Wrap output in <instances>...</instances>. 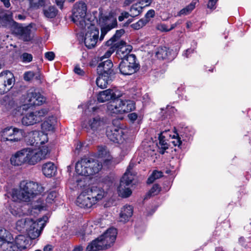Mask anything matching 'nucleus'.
<instances>
[{
  "label": "nucleus",
  "instance_id": "nucleus-45",
  "mask_svg": "<svg viewBox=\"0 0 251 251\" xmlns=\"http://www.w3.org/2000/svg\"><path fill=\"white\" fill-rule=\"evenodd\" d=\"M37 97L36 100H35V105H42L44 102H45L46 99L40 93L36 92Z\"/></svg>",
  "mask_w": 251,
  "mask_h": 251
},
{
  "label": "nucleus",
  "instance_id": "nucleus-31",
  "mask_svg": "<svg viewBox=\"0 0 251 251\" xmlns=\"http://www.w3.org/2000/svg\"><path fill=\"white\" fill-rule=\"evenodd\" d=\"M170 51L166 47H159L156 52V56L159 59H169Z\"/></svg>",
  "mask_w": 251,
  "mask_h": 251
},
{
  "label": "nucleus",
  "instance_id": "nucleus-38",
  "mask_svg": "<svg viewBox=\"0 0 251 251\" xmlns=\"http://www.w3.org/2000/svg\"><path fill=\"white\" fill-rule=\"evenodd\" d=\"M11 22V17L7 14H0V27H6Z\"/></svg>",
  "mask_w": 251,
  "mask_h": 251
},
{
  "label": "nucleus",
  "instance_id": "nucleus-40",
  "mask_svg": "<svg viewBox=\"0 0 251 251\" xmlns=\"http://www.w3.org/2000/svg\"><path fill=\"white\" fill-rule=\"evenodd\" d=\"M172 141L171 143L175 147H177L178 148L181 149V146L182 144V141L181 138L179 137L178 134L175 132V134L172 136Z\"/></svg>",
  "mask_w": 251,
  "mask_h": 251
},
{
  "label": "nucleus",
  "instance_id": "nucleus-27",
  "mask_svg": "<svg viewBox=\"0 0 251 251\" xmlns=\"http://www.w3.org/2000/svg\"><path fill=\"white\" fill-rule=\"evenodd\" d=\"M56 171L54 164L51 162L45 163L42 166L43 173L47 177H50L54 175Z\"/></svg>",
  "mask_w": 251,
  "mask_h": 251
},
{
  "label": "nucleus",
  "instance_id": "nucleus-51",
  "mask_svg": "<svg viewBox=\"0 0 251 251\" xmlns=\"http://www.w3.org/2000/svg\"><path fill=\"white\" fill-rule=\"evenodd\" d=\"M93 229L94 227L92 225H87L84 230V235L91 234Z\"/></svg>",
  "mask_w": 251,
  "mask_h": 251
},
{
  "label": "nucleus",
  "instance_id": "nucleus-44",
  "mask_svg": "<svg viewBox=\"0 0 251 251\" xmlns=\"http://www.w3.org/2000/svg\"><path fill=\"white\" fill-rule=\"evenodd\" d=\"M20 58L23 62L29 63L32 61L33 59L32 55L27 52L23 53L20 56Z\"/></svg>",
  "mask_w": 251,
  "mask_h": 251
},
{
  "label": "nucleus",
  "instance_id": "nucleus-36",
  "mask_svg": "<svg viewBox=\"0 0 251 251\" xmlns=\"http://www.w3.org/2000/svg\"><path fill=\"white\" fill-rule=\"evenodd\" d=\"M163 176V173L161 171L154 170L147 180V183H152L156 179L160 178Z\"/></svg>",
  "mask_w": 251,
  "mask_h": 251
},
{
  "label": "nucleus",
  "instance_id": "nucleus-63",
  "mask_svg": "<svg viewBox=\"0 0 251 251\" xmlns=\"http://www.w3.org/2000/svg\"><path fill=\"white\" fill-rule=\"evenodd\" d=\"M239 243L242 246L246 245V241L245 238L243 237H241L239 239Z\"/></svg>",
  "mask_w": 251,
  "mask_h": 251
},
{
  "label": "nucleus",
  "instance_id": "nucleus-4",
  "mask_svg": "<svg viewBox=\"0 0 251 251\" xmlns=\"http://www.w3.org/2000/svg\"><path fill=\"white\" fill-rule=\"evenodd\" d=\"M117 21L115 18H111V23L101 27V34L99 37V29L94 26L90 27L85 33L84 42L88 49L95 47L98 42H101L107 33L112 29L117 27Z\"/></svg>",
  "mask_w": 251,
  "mask_h": 251
},
{
  "label": "nucleus",
  "instance_id": "nucleus-55",
  "mask_svg": "<svg viewBox=\"0 0 251 251\" xmlns=\"http://www.w3.org/2000/svg\"><path fill=\"white\" fill-rule=\"evenodd\" d=\"M134 164L133 163L130 162L129 163L128 166L127 167V168L126 169V173L124 174V175H125L126 174L127 176H128V177H129V176H133L131 174L130 171L132 169V168L134 167Z\"/></svg>",
  "mask_w": 251,
  "mask_h": 251
},
{
  "label": "nucleus",
  "instance_id": "nucleus-54",
  "mask_svg": "<svg viewBox=\"0 0 251 251\" xmlns=\"http://www.w3.org/2000/svg\"><path fill=\"white\" fill-rule=\"evenodd\" d=\"M130 15L127 12H123L121 15L119 16L118 20L120 22L124 21L125 18H128Z\"/></svg>",
  "mask_w": 251,
  "mask_h": 251
},
{
  "label": "nucleus",
  "instance_id": "nucleus-20",
  "mask_svg": "<svg viewBox=\"0 0 251 251\" xmlns=\"http://www.w3.org/2000/svg\"><path fill=\"white\" fill-rule=\"evenodd\" d=\"M106 134L108 138L114 143H118L122 141L123 132L121 128L109 126L106 129Z\"/></svg>",
  "mask_w": 251,
  "mask_h": 251
},
{
  "label": "nucleus",
  "instance_id": "nucleus-32",
  "mask_svg": "<svg viewBox=\"0 0 251 251\" xmlns=\"http://www.w3.org/2000/svg\"><path fill=\"white\" fill-rule=\"evenodd\" d=\"M36 92L35 91H29L26 94L25 102L28 105V107L35 106V100H36Z\"/></svg>",
  "mask_w": 251,
  "mask_h": 251
},
{
  "label": "nucleus",
  "instance_id": "nucleus-35",
  "mask_svg": "<svg viewBox=\"0 0 251 251\" xmlns=\"http://www.w3.org/2000/svg\"><path fill=\"white\" fill-rule=\"evenodd\" d=\"M30 7L33 9H39L47 4V0H29Z\"/></svg>",
  "mask_w": 251,
  "mask_h": 251
},
{
  "label": "nucleus",
  "instance_id": "nucleus-21",
  "mask_svg": "<svg viewBox=\"0 0 251 251\" xmlns=\"http://www.w3.org/2000/svg\"><path fill=\"white\" fill-rule=\"evenodd\" d=\"M113 67V64L111 60L107 59L105 61H102L98 65L97 73L111 76L112 75L114 74Z\"/></svg>",
  "mask_w": 251,
  "mask_h": 251
},
{
  "label": "nucleus",
  "instance_id": "nucleus-10",
  "mask_svg": "<svg viewBox=\"0 0 251 251\" xmlns=\"http://www.w3.org/2000/svg\"><path fill=\"white\" fill-rule=\"evenodd\" d=\"M48 113L46 108L41 109L35 112L26 114L22 120V124L25 126H30L39 123Z\"/></svg>",
  "mask_w": 251,
  "mask_h": 251
},
{
  "label": "nucleus",
  "instance_id": "nucleus-18",
  "mask_svg": "<svg viewBox=\"0 0 251 251\" xmlns=\"http://www.w3.org/2000/svg\"><path fill=\"white\" fill-rule=\"evenodd\" d=\"M104 124L103 118L99 116H96L90 118L84 127L87 129L88 131L91 130L95 132L101 130L103 127Z\"/></svg>",
  "mask_w": 251,
  "mask_h": 251
},
{
  "label": "nucleus",
  "instance_id": "nucleus-14",
  "mask_svg": "<svg viewBox=\"0 0 251 251\" xmlns=\"http://www.w3.org/2000/svg\"><path fill=\"white\" fill-rule=\"evenodd\" d=\"M133 179V176H130L128 177L126 174L123 176L118 188L119 196L122 198H126L131 195L132 191L128 186L132 183Z\"/></svg>",
  "mask_w": 251,
  "mask_h": 251
},
{
  "label": "nucleus",
  "instance_id": "nucleus-59",
  "mask_svg": "<svg viewBox=\"0 0 251 251\" xmlns=\"http://www.w3.org/2000/svg\"><path fill=\"white\" fill-rule=\"evenodd\" d=\"M43 251H53V247L50 245L45 246L43 249Z\"/></svg>",
  "mask_w": 251,
  "mask_h": 251
},
{
  "label": "nucleus",
  "instance_id": "nucleus-11",
  "mask_svg": "<svg viewBox=\"0 0 251 251\" xmlns=\"http://www.w3.org/2000/svg\"><path fill=\"white\" fill-rule=\"evenodd\" d=\"M15 82L13 74L9 71H5L0 74V94H3L12 88Z\"/></svg>",
  "mask_w": 251,
  "mask_h": 251
},
{
  "label": "nucleus",
  "instance_id": "nucleus-61",
  "mask_svg": "<svg viewBox=\"0 0 251 251\" xmlns=\"http://www.w3.org/2000/svg\"><path fill=\"white\" fill-rule=\"evenodd\" d=\"M0 1L3 2L4 5L7 7L8 8L10 6V0H0Z\"/></svg>",
  "mask_w": 251,
  "mask_h": 251
},
{
  "label": "nucleus",
  "instance_id": "nucleus-24",
  "mask_svg": "<svg viewBox=\"0 0 251 251\" xmlns=\"http://www.w3.org/2000/svg\"><path fill=\"white\" fill-rule=\"evenodd\" d=\"M171 137L169 134V130H165L160 132L158 136V143L157 145L159 148V152L161 154H163L165 151L168 149L169 144L167 143L168 137Z\"/></svg>",
  "mask_w": 251,
  "mask_h": 251
},
{
  "label": "nucleus",
  "instance_id": "nucleus-17",
  "mask_svg": "<svg viewBox=\"0 0 251 251\" xmlns=\"http://www.w3.org/2000/svg\"><path fill=\"white\" fill-rule=\"evenodd\" d=\"M13 32L24 41H29L31 39V29L29 26L23 27L16 22H14Z\"/></svg>",
  "mask_w": 251,
  "mask_h": 251
},
{
  "label": "nucleus",
  "instance_id": "nucleus-29",
  "mask_svg": "<svg viewBox=\"0 0 251 251\" xmlns=\"http://www.w3.org/2000/svg\"><path fill=\"white\" fill-rule=\"evenodd\" d=\"M125 33V31L124 29L116 30L113 36L105 42L104 45L105 46H110L114 45Z\"/></svg>",
  "mask_w": 251,
  "mask_h": 251
},
{
  "label": "nucleus",
  "instance_id": "nucleus-58",
  "mask_svg": "<svg viewBox=\"0 0 251 251\" xmlns=\"http://www.w3.org/2000/svg\"><path fill=\"white\" fill-rule=\"evenodd\" d=\"M64 0H55L56 5L60 8L62 9L63 7Z\"/></svg>",
  "mask_w": 251,
  "mask_h": 251
},
{
  "label": "nucleus",
  "instance_id": "nucleus-22",
  "mask_svg": "<svg viewBox=\"0 0 251 251\" xmlns=\"http://www.w3.org/2000/svg\"><path fill=\"white\" fill-rule=\"evenodd\" d=\"M91 200L92 199L89 195L84 191L77 197L76 200V204L80 208H90L95 204V202Z\"/></svg>",
  "mask_w": 251,
  "mask_h": 251
},
{
  "label": "nucleus",
  "instance_id": "nucleus-25",
  "mask_svg": "<svg viewBox=\"0 0 251 251\" xmlns=\"http://www.w3.org/2000/svg\"><path fill=\"white\" fill-rule=\"evenodd\" d=\"M26 151L25 148L17 151L10 158L11 164L14 166H21L26 163Z\"/></svg>",
  "mask_w": 251,
  "mask_h": 251
},
{
  "label": "nucleus",
  "instance_id": "nucleus-43",
  "mask_svg": "<svg viewBox=\"0 0 251 251\" xmlns=\"http://www.w3.org/2000/svg\"><path fill=\"white\" fill-rule=\"evenodd\" d=\"M57 195L58 193L55 191L50 192L46 198V202L49 203H52L53 202H54Z\"/></svg>",
  "mask_w": 251,
  "mask_h": 251
},
{
  "label": "nucleus",
  "instance_id": "nucleus-15",
  "mask_svg": "<svg viewBox=\"0 0 251 251\" xmlns=\"http://www.w3.org/2000/svg\"><path fill=\"white\" fill-rule=\"evenodd\" d=\"M123 93L119 90L115 89H108L100 92L97 97L98 100L100 102H104L111 100L113 101L117 98H121Z\"/></svg>",
  "mask_w": 251,
  "mask_h": 251
},
{
  "label": "nucleus",
  "instance_id": "nucleus-30",
  "mask_svg": "<svg viewBox=\"0 0 251 251\" xmlns=\"http://www.w3.org/2000/svg\"><path fill=\"white\" fill-rule=\"evenodd\" d=\"M86 251H99L100 250H104L99 240L98 237L94 240L92 242L89 244L86 249Z\"/></svg>",
  "mask_w": 251,
  "mask_h": 251
},
{
  "label": "nucleus",
  "instance_id": "nucleus-42",
  "mask_svg": "<svg viewBox=\"0 0 251 251\" xmlns=\"http://www.w3.org/2000/svg\"><path fill=\"white\" fill-rule=\"evenodd\" d=\"M109 47L110 48L107 50H106L104 54L101 56H99L101 61H103L104 59L108 58L116 50V46H115V44Z\"/></svg>",
  "mask_w": 251,
  "mask_h": 251
},
{
  "label": "nucleus",
  "instance_id": "nucleus-41",
  "mask_svg": "<svg viewBox=\"0 0 251 251\" xmlns=\"http://www.w3.org/2000/svg\"><path fill=\"white\" fill-rule=\"evenodd\" d=\"M148 23V20L141 19L136 23L130 25V26L135 30H138Z\"/></svg>",
  "mask_w": 251,
  "mask_h": 251
},
{
  "label": "nucleus",
  "instance_id": "nucleus-64",
  "mask_svg": "<svg viewBox=\"0 0 251 251\" xmlns=\"http://www.w3.org/2000/svg\"><path fill=\"white\" fill-rule=\"evenodd\" d=\"M83 248L81 246H76L74 248L73 251H82Z\"/></svg>",
  "mask_w": 251,
  "mask_h": 251
},
{
  "label": "nucleus",
  "instance_id": "nucleus-19",
  "mask_svg": "<svg viewBox=\"0 0 251 251\" xmlns=\"http://www.w3.org/2000/svg\"><path fill=\"white\" fill-rule=\"evenodd\" d=\"M45 137L46 135L42 132L32 131L29 132L26 136V142L28 145L38 146L44 144V140H42V138Z\"/></svg>",
  "mask_w": 251,
  "mask_h": 251
},
{
  "label": "nucleus",
  "instance_id": "nucleus-62",
  "mask_svg": "<svg viewBox=\"0 0 251 251\" xmlns=\"http://www.w3.org/2000/svg\"><path fill=\"white\" fill-rule=\"evenodd\" d=\"M152 1L151 0H142L140 3H141L142 5L144 4V3H146L145 6H149L151 4Z\"/></svg>",
  "mask_w": 251,
  "mask_h": 251
},
{
  "label": "nucleus",
  "instance_id": "nucleus-9",
  "mask_svg": "<svg viewBox=\"0 0 251 251\" xmlns=\"http://www.w3.org/2000/svg\"><path fill=\"white\" fill-rule=\"evenodd\" d=\"M87 5L83 1H79L76 2L72 9V20L77 24L79 23L82 26L85 22L84 18L87 13Z\"/></svg>",
  "mask_w": 251,
  "mask_h": 251
},
{
  "label": "nucleus",
  "instance_id": "nucleus-34",
  "mask_svg": "<svg viewBox=\"0 0 251 251\" xmlns=\"http://www.w3.org/2000/svg\"><path fill=\"white\" fill-rule=\"evenodd\" d=\"M196 3L195 1H192L188 5L180 10L177 16L189 14L195 8Z\"/></svg>",
  "mask_w": 251,
  "mask_h": 251
},
{
  "label": "nucleus",
  "instance_id": "nucleus-13",
  "mask_svg": "<svg viewBox=\"0 0 251 251\" xmlns=\"http://www.w3.org/2000/svg\"><path fill=\"white\" fill-rule=\"evenodd\" d=\"M117 235V229L115 228L111 227L108 229L103 234L98 237L104 250L107 249L113 245Z\"/></svg>",
  "mask_w": 251,
  "mask_h": 251
},
{
  "label": "nucleus",
  "instance_id": "nucleus-6",
  "mask_svg": "<svg viewBox=\"0 0 251 251\" xmlns=\"http://www.w3.org/2000/svg\"><path fill=\"white\" fill-rule=\"evenodd\" d=\"M107 109L111 114L122 115L135 110V103L129 100L117 98L108 103Z\"/></svg>",
  "mask_w": 251,
  "mask_h": 251
},
{
  "label": "nucleus",
  "instance_id": "nucleus-1",
  "mask_svg": "<svg viewBox=\"0 0 251 251\" xmlns=\"http://www.w3.org/2000/svg\"><path fill=\"white\" fill-rule=\"evenodd\" d=\"M44 191V188L37 182L23 181L20 183L19 189L12 190L11 196L14 201L29 202Z\"/></svg>",
  "mask_w": 251,
  "mask_h": 251
},
{
  "label": "nucleus",
  "instance_id": "nucleus-5",
  "mask_svg": "<svg viewBox=\"0 0 251 251\" xmlns=\"http://www.w3.org/2000/svg\"><path fill=\"white\" fill-rule=\"evenodd\" d=\"M102 165L94 159L83 158L78 160L75 166L76 173L81 176H90L98 173L101 169Z\"/></svg>",
  "mask_w": 251,
  "mask_h": 251
},
{
  "label": "nucleus",
  "instance_id": "nucleus-49",
  "mask_svg": "<svg viewBox=\"0 0 251 251\" xmlns=\"http://www.w3.org/2000/svg\"><path fill=\"white\" fill-rule=\"evenodd\" d=\"M154 15H155L154 10L153 9H151L147 12V13L145 14V18L143 19H144V20H148V23H149V22L150 20V19L151 18L154 17Z\"/></svg>",
  "mask_w": 251,
  "mask_h": 251
},
{
  "label": "nucleus",
  "instance_id": "nucleus-46",
  "mask_svg": "<svg viewBox=\"0 0 251 251\" xmlns=\"http://www.w3.org/2000/svg\"><path fill=\"white\" fill-rule=\"evenodd\" d=\"M42 128L46 131H51L54 128L53 125L48 121H44L41 125Z\"/></svg>",
  "mask_w": 251,
  "mask_h": 251
},
{
  "label": "nucleus",
  "instance_id": "nucleus-28",
  "mask_svg": "<svg viewBox=\"0 0 251 251\" xmlns=\"http://www.w3.org/2000/svg\"><path fill=\"white\" fill-rule=\"evenodd\" d=\"M99 76L96 79V84L97 86L101 88L104 89L107 87L108 81L111 79L110 76H106V75L98 74Z\"/></svg>",
  "mask_w": 251,
  "mask_h": 251
},
{
  "label": "nucleus",
  "instance_id": "nucleus-50",
  "mask_svg": "<svg viewBox=\"0 0 251 251\" xmlns=\"http://www.w3.org/2000/svg\"><path fill=\"white\" fill-rule=\"evenodd\" d=\"M218 0H209L207 4V8L210 9H215L216 8V4Z\"/></svg>",
  "mask_w": 251,
  "mask_h": 251
},
{
  "label": "nucleus",
  "instance_id": "nucleus-7",
  "mask_svg": "<svg viewBox=\"0 0 251 251\" xmlns=\"http://www.w3.org/2000/svg\"><path fill=\"white\" fill-rule=\"evenodd\" d=\"M26 163L30 165H34L45 159L49 153V149L46 146H43L39 149L25 148Z\"/></svg>",
  "mask_w": 251,
  "mask_h": 251
},
{
  "label": "nucleus",
  "instance_id": "nucleus-57",
  "mask_svg": "<svg viewBox=\"0 0 251 251\" xmlns=\"http://www.w3.org/2000/svg\"><path fill=\"white\" fill-rule=\"evenodd\" d=\"M74 71L75 73L80 75H83L84 74V72L78 66H76L74 69Z\"/></svg>",
  "mask_w": 251,
  "mask_h": 251
},
{
  "label": "nucleus",
  "instance_id": "nucleus-3",
  "mask_svg": "<svg viewBox=\"0 0 251 251\" xmlns=\"http://www.w3.org/2000/svg\"><path fill=\"white\" fill-rule=\"evenodd\" d=\"M12 234L5 229L0 230V251H21L29 244L27 237L22 235L16 237L13 242Z\"/></svg>",
  "mask_w": 251,
  "mask_h": 251
},
{
  "label": "nucleus",
  "instance_id": "nucleus-33",
  "mask_svg": "<svg viewBox=\"0 0 251 251\" xmlns=\"http://www.w3.org/2000/svg\"><path fill=\"white\" fill-rule=\"evenodd\" d=\"M57 12V9L54 6H50L43 9L44 15L47 18H54L56 16Z\"/></svg>",
  "mask_w": 251,
  "mask_h": 251
},
{
  "label": "nucleus",
  "instance_id": "nucleus-12",
  "mask_svg": "<svg viewBox=\"0 0 251 251\" xmlns=\"http://www.w3.org/2000/svg\"><path fill=\"white\" fill-rule=\"evenodd\" d=\"M23 131L17 128L9 127L5 128L1 132V141L5 142H17L23 136Z\"/></svg>",
  "mask_w": 251,
  "mask_h": 251
},
{
  "label": "nucleus",
  "instance_id": "nucleus-23",
  "mask_svg": "<svg viewBox=\"0 0 251 251\" xmlns=\"http://www.w3.org/2000/svg\"><path fill=\"white\" fill-rule=\"evenodd\" d=\"M85 192L92 199L91 201H93L95 204L101 200L105 195L103 189L97 186H92L88 188Z\"/></svg>",
  "mask_w": 251,
  "mask_h": 251
},
{
  "label": "nucleus",
  "instance_id": "nucleus-16",
  "mask_svg": "<svg viewBox=\"0 0 251 251\" xmlns=\"http://www.w3.org/2000/svg\"><path fill=\"white\" fill-rule=\"evenodd\" d=\"M115 46H116V50L117 49L116 53V57L122 61L127 59V57L131 55H134L130 53L132 49V46L126 45V42L123 40L117 42L115 44Z\"/></svg>",
  "mask_w": 251,
  "mask_h": 251
},
{
  "label": "nucleus",
  "instance_id": "nucleus-2",
  "mask_svg": "<svg viewBox=\"0 0 251 251\" xmlns=\"http://www.w3.org/2000/svg\"><path fill=\"white\" fill-rule=\"evenodd\" d=\"M48 220L46 215L36 221L30 218H22L17 221L15 228L19 232L26 234L31 240H34L40 235Z\"/></svg>",
  "mask_w": 251,
  "mask_h": 251
},
{
  "label": "nucleus",
  "instance_id": "nucleus-60",
  "mask_svg": "<svg viewBox=\"0 0 251 251\" xmlns=\"http://www.w3.org/2000/svg\"><path fill=\"white\" fill-rule=\"evenodd\" d=\"M181 23V21L180 20L179 21H178L177 22H176V23L174 24H172L171 25V26L170 28H169V31H171V30L173 29L174 28H175L177 25L180 24Z\"/></svg>",
  "mask_w": 251,
  "mask_h": 251
},
{
  "label": "nucleus",
  "instance_id": "nucleus-8",
  "mask_svg": "<svg viewBox=\"0 0 251 251\" xmlns=\"http://www.w3.org/2000/svg\"><path fill=\"white\" fill-rule=\"evenodd\" d=\"M119 69L121 74L129 75L137 72L140 69V65L136 62L135 55H131L121 61L119 65Z\"/></svg>",
  "mask_w": 251,
  "mask_h": 251
},
{
  "label": "nucleus",
  "instance_id": "nucleus-53",
  "mask_svg": "<svg viewBox=\"0 0 251 251\" xmlns=\"http://www.w3.org/2000/svg\"><path fill=\"white\" fill-rule=\"evenodd\" d=\"M45 57L48 60L52 61L55 57V54L52 51L47 52L45 54Z\"/></svg>",
  "mask_w": 251,
  "mask_h": 251
},
{
  "label": "nucleus",
  "instance_id": "nucleus-47",
  "mask_svg": "<svg viewBox=\"0 0 251 251\" xmlns=\"http://www.w3.org/2000/svg\"><path fill=\"white\" fill-rule=\"evenodd\" d=\"M35 73L32 71H28L24 73V78L25 81H29L34 78Z\"/></svg>",
  "mask_w": 251,
  "mask_h": 251
},
{
  "label": "nucleus",
  "instance_id": "nucleus-52",
  "mask_svg": "<svg viewBox=\"0 0 251 251\" xmlns=\"http://www.w3.org/2000/svg\"><path fill=\"white\" fill-rule=\"evenodd\" d=\"M158 30L162 32H168L170 31L166 25L164 24H161L158 25L157 26Z\"/></svg>",
  "mask_w": 251,
  "mask_h": 251
},
{
  "label": "nucleus",
  "instance_id": "nucleus-37",
  "mask_svg": "<svg viewBox=\"0 0 251 251\" xmlns=\"http://www.w3.org/2000/svg\"><path fill=\"white\" fill-rule=\"evenodd\" d=\"M131 12L130 16L135 17L140 15L143 11V7L139 5L137 3L133 4L130 9Z\"/></svg>",
  "mask_w": 251,
  "mask_h": 251
},
{
  "label": "nucleus",
  "instance_id": "nucleus-39",
  "mask_svg": "<svg viewBox=\"0 0 251 251\" xmlns=\"http://www.w3.org/2000/svg\"><path fill=\"white\" fill-rule=\"evenodd\" d=\"M161 188L158 184H154L153 185L152 188L147 194V196H154L158 195L161 191Z\"/></svg>",
  "mask_w": 251,
  "mask_h": 251
},
{
  "label": "nucleus",
  "instance_id": "nucleus-56",
  "mask_svg": "<svg viewBox=\"0 0 251 251\" xmlns=\"http://www.w3.org/2000/svg\"><path fill=\"white\" fill-rule=\"evenodd\" d=\"M127 117L130 121L133 123L137 120L138 118V114L136 113L132 112L129 113Z\"/></svg>",
  "mask_w": 251,
  "mask_h": 251
},
{
  "label": "nucleus",
  "instance_id": "nucleus-26",
  "mask_svg": "<svg viewBox=\"0 0 251 251\" xmlns=\"http://www.w3.org/2000/svg\"><path fill=\"white\" fill-rule=\"evenodd\" d=\"M133 213V207L132 205H126L121 209L120 214V221L126 223L128 221Z\"/></svg>",
  "mask_w": 251,
  "mask_h": 251
},
{
  "label": "nucleus",
  "instance_id": "nucleus-48",
  "mask_svg": "<svg viewBox=\"0 0 251 251\" xmlns=\"http://www.w3.org/2000/svg\"><path fill=\"white\" fill-rule=\"evenodd\" d=\"M102 61L99 56L93 58L89 63L90 66L95 67L99 65V62Z\"/></svg>",
  "mask_w": 251,
  "mask_h": 251
}]
</instances>
